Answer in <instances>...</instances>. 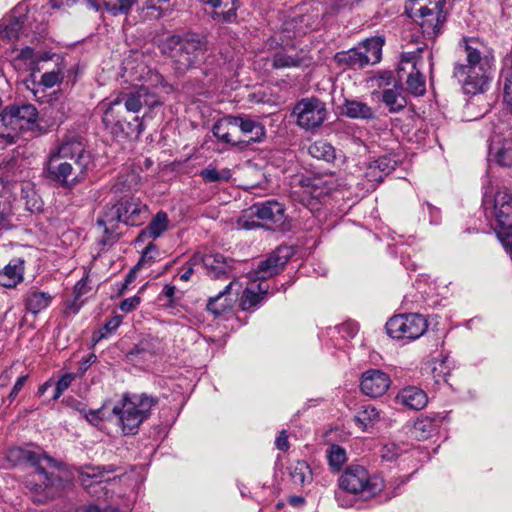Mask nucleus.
Masks as SVG:
<instances>
[{
  "mask_svg": "<svg viewBox=\"0 0 512 512\" xmlns=\"http://www.w3.org/2000/svg\"><path fill=\"white\" fill-rule=\"evenodd\" d=\"M458 46L465 63L455 64L453 77L462 85L466 94L483 92L491 69V61L484 54L483 44L475 38H463Z\"/></svg>",
  "mask_w": 512,
  "mask_h": 512,
  "instance_id": "1",
  "label": "nucleus"
},
{
  "mask_svg": "<svg viewBox=\"0 0 512 512\" xmlns=\"http://www.w3.org/2000/svg\"><path fill=\"white\" fill-rule=\"evenodd\" d=\"M34 471L25 477V488L30 499L37 504H45L62 495L69 485L64 465L55 459L44 456L33 466Z\"/></svg>",
  "mask_w": 512,
  "mask_h": 512,
  "instance_id": "2",
  "label": "nucleus"
},
{
  "mask_svg": "<svg viewBox=\"0 0 512 512\" xmlns=\"http://www.w3.org/2000/svg\"><path fill=\"white\" fill-rule=\"evenodd\" d=\"M159 47L172 60L179 73H185L200 64L207 50L206 42L194 34L168 36L161 41Z\"/></svg>",
  "mask_w": 512,
  "mask_h": 512,
  "instance_id": "3",
  "label": "nucleus"
},
{
  "mask_svg": "<svg viewBox=\"0 0 512 512\" xmlns=\"http://www.w3.org/2000/svg\"><path fill=\"white\" fill-rule=\"evenodd\" d=\"M122 103L128 112L138 113L143 107L153 109L156 106L162 105L163 102L156 92L148 86H133L127 90L121 91L108 104L104 112L103 121L107 125L113 124L115 128L124 132L123 121L115 116L116 108Z\"/></svg>",
  "mask_w": 512,
  "mask_h": 512,
  "instance_id": "4",
  "label": "nucleus"
},
{
  "mask_svg": "<svg viewBox=\"0 0 512 512\" xmlns=\"http://www.w3.org/2000/svg\"><path fill=\"white\" fill-rule=\"evenodd\" d=\"M284 206L275 200L255 203L244 210L238 219L239 227L251 230L257 227H265L270 230H279L285 223Z\"/></svg>",
  "mask_w": 512,
  "mask_h": 512,
  "instance_id": "5",
  "label": "nucleus"
},
{
  "mask_svg": "<svg viewBox=\"0 0 512 512\" xmlns=\"http://www.w3.org/2000/svg\"><path fill=\"white\" fill-rule=\"evenodd\" d=\"M443 0H409L405 11L419 24L424 37L434 39L445 22Z\"/></svg>",
  "mask_w": 512,
  "mask_h": 512,
  "instance_id": "6",
  "label": "nucleus"
},
{
  "mask_svg": "<svg viewBox=\"0 0 512 512\" xmlns=\"http://www.w3.org/2000/svg\"><path fill=\"white\" fill-rule=\"evenodd\" d=\"M338 486L345 493L370 499L384 489V481L379 477L371 476L361 465H351L339 477Z\"/></svg>",
  "mask_w": 512,
  "mask_h": 512,
  "instance_id": "7",
  "label": "nucleus"
},
{
  "mask_svg": "<svg viewBox=\"0 0 512 512\" xmlns=\"http://www.w3.org/2000/svg\"><path fill=\"white\" fill-rule=\"evenodd\" d=\"M148 206L134 197H125L117 204L108 208L103 217L97 220L98 225L103 226L107 232L114 223L122 222L129 226H139L148 218Z\"/></svg>",
  "mask_w": 512,
  "mask_h": 512,
  "instance_id": "8",
  "label": "nucleus"
},
{
  "mask_svg": "<svg viewBox=\"0 0 512 512\" xmlns=\"http://www.w3.org/2000/svg\"><path fill=\"white\" fill-rule=\"evenodd\" d=\"M88 166L49 154L44 164L45 177L64 189H73L86 179Z\"/></svg>",
  "mask_w": 512,
  "mask_h": 512,
  "instance_id": "9",
  "label": "nucleus"
},
{
  "mask_svg": "<svg viewBox=\"0 0 512 512\" xmlns=\"http://www.w3.org/2000/svg\"><path fill=\"white\" fill-rule=\"evenodd\" d=\"M427 327V320L417 313L396 315L386 323V331L390 337L407 341L421 337Z\"/></svg>",
  "mask_w": 512,
  "mask_h": 512,
  "instance_id": "10",
  "label": "nucleus"
},
{
  "mask_svg": "<svg viewBox=\"0 0 512 512\" xmlns=\"http://www.w3.org/2000/svg\"><path fill=\"white\" fill-rule=\"evenodd\" d=\"M49 154L70 160L75 163L90 166L91 154L86 149L84 138L74 131H69L62 136L59 144Z\"/></svg>",
  "mask_w": 512,
  "mask_h": 512,
  "instance_id": "11",
  "label": "nucleus"
},
{
  "mask_svg": "<svg viewBox=\"0 0 512 512\" xmlns=\"http://www.w3.org/2000/svg\"><path fill=\"white\" fill-rule=\"evenodd\" d=\"M293 115L297 118V124L308 130L319 127L326 119L327 111L322 101L312 97L297 102Z\"/></svg>",
  "mask_w": 512,
  "mask_h": 512,
  "instance_id": "12",
  "label": "nucleus"
},
{
  "mask_svg": "<svg viewBox=\"0 0 512 512\" xmlns=\"http://www.w3.org/2000/svg\"><path fill=\"white\" fill-rule=\"evenodd\" d=\"M158 404V399L147 394L123 395L122 400L116 404L112 412L115 416H147L153 413V408Z\"/></svg>",
  "mask_w": 512,
  "mask_h": 512,
  "instance_id": "13",
  "label": "nucleus"
},
{
  "mask_svg": "<svg viewBox=\"0 0 512 512\" xmlns=\"http://www.w3.org/2000/svg\"><path fill=\"white\" fill-rule=\"evenodd\" d=\"M193 264H202L206 273L214 279L228 278L234 266V260L220 253L202 255L195 253L191 257Z\"/></svg>",
  "mask_w": 512,
  "mask_h": 512,
  "instance_id": "14",
  "label": "nucleus"
},
{
  "mask_svg": "<svg viewBox=\"0 0 512 512\" xmlns=\"http://www.w3.org/2000/svg\"><path fill=\"white\" fill-rule=\"evenodd\" d=\"M391 385L390 376L379 369H368L360 378L361 392L371 398L383 396Z\"/></svg>",
  "mask_w": 512,
  "mask_h": 512,
  "instance_id": "15",
  "label": "nucleus"
},
{
  "mask_svg": "<svg viewBox=\"0 0 512 512\" xmlns=\"http://www.w3.org/2000/svg\"><path fill=\"white\" fill-rule=\"evenodd\" d=\"M321 186V179L297 176L291 187V195L294 200L299 201L303 205H311L313 200L319 199L324 194Z\"/></svg>",
  "mask_w": 512,
  "mask_h": 512,
  "instance_id": "16",
  "label": "nucleus"
},
{
  "mask_svg": "<svg viewBox=\"0 0 512 512\" xmlns=\"http://www.w3.org/2000/svg\"><path fill=\"white\" fill-rule=\"evenodd\" d=\"M282 250L278 249L271 253L266 259L258 262L256 268L250 272V278L253 283L269 279L283 270L289 260V255H282Z\"/></svg>",
  "mask_w": 512,
  "mask_h": 512,
  "instance_id": "17",
  "label": "nucleus"
},
{
  "mask_svg": "<svg viewBox=\"0 0 512 512\" xmlns=\"http://www.w3.org/2000/svg\"><path fill=\"white\" fill-rule=\"evenodd\" d=\"M235 133L240 132L243 136L237 137L239 144L260 142L265 137L263 124L248 115L231 116Z\"/></svg>",
  "mask_w": 512,
  "mask_h": 512,
  "instance_id": "18",
  "label": "nucleus"
},
{
  "mask_svg": "<svg viewBox=\"0 0 512 512\" xmlns=\"http://www.w3.org/2000/svg\"><path fill=\"white\" fill-rule=\"evenodd\" d=\"M494 213L499 227L504 235L512 231V192L508 189L499 190L494 198Z\"/></svg>",
  "mask_w": 512,
  "mask_h": 512,
  "instance_id": "19",
  "label": "nucleus"
},
{
  "mask_svg": "<svg viewBox=\"0 0 512 512\" xmlns=\"http://www.w3.org/2000/svg\"><path fill=\"white\" fill-rule=\"evenodd\" d=\"M16 185V183L4 181L0 177V231L8 230L12 227L13 190Z\"/></svg>",
  "mask_w": 512,
  "mask_h": 512,
  "instance_id": "20",
  "label": "nucleus"
},
{
  "mask_svg": "<svg viewBox=\"0 0 512 512\" xmlns=\"http://www.w3.org/2000/svg\"><path fill=\"white\" fill-rule=\"evenodd\" d=\"M21 131L34 130L37 126L38 110L33 104L21 103L7 106Z\"/></svg>",
  "mask_w": 512,
  "mask_h": 512,
  "instance_id": "21",
  "label": "nucleus"
},
{
  "mask_svg": "<svg viewBox=\"0 0 512 512\" xmlns=\"http://www.w3.org/2000/svg\"><path fill=\"white\" fill-rule=\"evenodd\" d=\"M159 351L157 340L142 339L127 353L126 357L130 362L140 364L151 360Z\"/></svg>",
  "mask_w": 512,
  "mask_h": 512,
  "instance_id": "22",
  "label": "nucleus"
},
{
  "mask_svg": "<svg viewBox=\"0 0 512 512\" xmlns=\"http://www.w3.org/2000/svg\"><path fill=\"white\" fill-rule=\"evenodd\" d=\"M396 402L408 410L418 411L426 406L427 396L424 391L416 387H407L398 393Z\"/></svg>",
  "mask_w": 512,
  "mask_h": 512,
  "instance_id": "23",
  "label": "nucleus"
},
{
  "mask_svg": "<svg viewBox=\"0 0 512 512\" xmlns=\"http://www.w3.org/2000/svg\"><path fill=\"white\" fill-rule=\"evenodd\" d=\"M231 281L225 288L216 296L210 297L207 303V310L215 316H220L229 311L235 302V298L231 296V289L233 286Z\"/></svg>",
  "mask_w": 512,
  "mask_h": 512,
  "instance_id": "24",
  "label": "nucleus"
},
{
  "mask_svg": "<svg viewBox=\"0 0 512 512\" xmlns=\"http://www.w3.org/2000/svg\"><path fill=\"white\" fill-rule=\"evenodd\" d=\"M46 454L34 451L28 447H12L6 453V459L12 466L28 463L34 466L36 462L41 461Z\"/></svg>",
  "mask_w": 512,
  "mask_h": 512,
  "instance_id": "25",
  "label": "nucleus"
},
{
  "mask_svg": "<svg viewBox=\"0 0 512 512\" xmlns=\"http://www.w3.org/2000/svg\"><path fill=\"white\" fill-rule=\"evenodd\" d=\"M24 261L13 259L2 271H0V285L6 288H13L23 280Z\"/></svg>",
  "mask_w": 512,
  "mask_h": 512,
  "instance_id": "26",
  "label": "nucleus"
},
{
  "mask_svg": "<svg viewBox=\"0 0 512 512\" xmlns=\"http://www.w3.org/2000/svg\"><path fill=\"white\" fill-rule=\"evenodd\" d=\"M382 101L391 113L403 110L407 106V99L403 94L401 83L395 82L393 88L383 89Z\"/></svg>",
  "mask_w": 512,
  "mask_h": 512,
  "instance_id": "27",
  "label": "nucleus"
},
{
  "mask_svg": "<svg viewBox=\"0 0 512 512\" xmlns=\"http://www.w3.org/2000/svg\"><path fill=\"white\" fill-rule=\"evenodd\" d=\"M334 59L339 65L353 69H361L369 64V59L360 47L338 52Z\"/></svg>",
  "mask_w": 512,
  "mask_h": 512,
  "instance_id": "28",
  "label": "nucleus"
},
{
  "mask_svg": "<svg viewBox=\"0 0 512 512\" xmlns=\"http://www.w3.org/2000/svg\"><path fill=\"white\" fill-rule=\"evenodd\" d=\"M271 65L274 69L298 68L308 65L307 59L298 53L290 54L287 50L276 51L271 59Z\"/></svg>",
  "mask_w": 512,
  "mask_h": 512,
  "instance_id": "29",
  "label": "nucleus"
},
{
  "mask_svg": "<svg viewBox=\"0 0 512 512\" xmlns=\"http://www.w3.org/2000/svg\"><path fill=\"white\" fill-rule=\"evenodd\" d=\"M20 132L21 130L17 126L12 112L8 107H5L0 113V139L6 144H13Z\"/></svg>",
  "mask_w": 512,
  "mask_h": 512,
  "instance_id": "30",
  "label": "nucleus"
},
{
  "mask_svg": "<svg viewBox=\"0 0 512 512\" xmlns=\"http://www.w3.org/2000/svg\"><path fill=\"white\" fill-rule=\"evenodd\" d=\"M213 135L222 142L238 145L235 129L232 125V117L227 116L219 119L212 128Z\"/></svg>",
  "mask_w": 512,
  "mask_h": 512,
  "instance_id": "31",
  "label": "nucleus"
},
{
  "mask_svg": "<svg viewBox=\"0 0 512 512\" xmlns=\"http://www.w3.org/2000/svg\"><path fill=\"white\" fill-rule=\"evenodd\" d=\"M407 428L406 433L419 441L428 439L436 431L434 418H416Z\"/></svg>",
  "mask_w": 512,
  "mask_h": 512,
  "instance_id": "32",
  "label": "nucleus"
},
{
  "mask_svg": "<svg viewBox=\"0 0 512 512\" xmlns=\"http://www.w3.org/2000/svg\"><path fill=\"white\" fill-rule=\"evenodd\" d=\"M52 300L49 293L31 290L26 294L25 305L28 311L37 314L43 309L47 308Z\"/></svg>",
  "mask_w": 512,
  "mask_h": 512,
  "instance_id": "33",
  "label": "nucleus"
},
{
  "mask_svg": "<svg viewBox=\"0 0 512 512\" xmlns=\"http://www.w3.org/2000/svg\"><path fill=\"white\" fill-rule=\"evenodd\" d=\"M344 114L354 119H373L374 112L366 103L356 100H346L344 103Z\"/></svg>",
  "mask_w": 512,
  "mask_h": 512,
  "instance_id": "34",
  "label": "nucleus"
},
{
  "mask_svg": "<svg viewBox=\"0 0 512 512\" xmlns=\"http://www.w3.org/2000/svg\"><path fill=\"white\" fill-rule=\"evenodd\" d=\"M309 154L316 159L331 163L335 160V148L325 140H318L312 143L308 148Z\"/></svg>",
  "mask_w": 512,
  "mask_h": 512,
  "instance_id": "35",
  "label": "nucleus"
},
{
  "mask_svg": "<svg viewBox=\"0 0 512 512\" xmlns=\"http://www.w3.org/2000/svg\"><path fill=\"white\" fill-rule=\"evenodd\" d=\"M291 480L296 485L303 486L312 481V472L307 462L296 461L288 467Z\"/></svg>",
  "mask_w": 512,
  "mask_h": 512,
  "instance_id": "36",
  "label": "nucleus"
},
{
  "mask_svg": "<svg viewBox=\"0 0 512 512\" xmlns=\"http://www.w3.org/2000/svg\"><path fill=\"white\" fill-rule=\"evenodd\" d=\"M326 458L330 470L332 472H339L347 462V453L342 446L338 444H331L326 451Z\"/></svg>",
  "mask_w": 512,
  "mask_h": 512,
  "instance_id": "37",
  "label": "nucleus"
},
{
  "mask_svg": "<svg viewBox=\"0 0 512 512\" xmlns=\"http://www.w3.org/2000/svg\"><path fill=\"white\" fill-rule=\"evenodd\" d=\"M168 226L169 219L167 213L164 211H159L153 217L149 225L146 227L144 233L148 234L149 237L156 239L160 237L168 229Z\"/></svg>",
  "mask_w": 512,
  "mask_h": 512,
  "instance_id": "38",
  "label": "nucleus"
},
{
  "mask_svg": "<svg viewBox=\"0 0 512 512\" xmlns=\"http://www.w3.org/2000/svg\"><path fill=\"white\" fill-rule=\"evenodd\" d=\"M407 90L414 96H422L426 91V82L422 73L417 69L416 63H413V69L406 80Z\"/></svg>",
  "mask_w": 512,
  "mask_h": 512,
  "instance_id": "39",
  "label": "nucleus"
},
{
  "mask_svg": "<svg viewBox=\"0 0 512 512\" xmlns=\"http://www.w3.org/2000/svg\"><path fill=\"white\" fill-rule=\"evenodd\" d=\"M383 40L380 38H372L364 41L360 49L369 59V64H376L381 60Z\"/></svg>",
  "mask_w": 512,
  "mask_h": 512,
  "instance_id": "40",
  "label": "nucleus"
},
{
  "mask_svg": "<svg viewBox=\"0 0 512 512\" xmlns=\"http://www.w3.org/2000/svg\"><path fill=\"white\" fill-rule=\"evenodd\" d=\"M22 31V23L18 19L4 20L0 23V36L8 41L17 40Z\"/></svg>",
  "mask_w": 512,
  "mask_h": 512,
  "instance_id": "41",
  "label": "nucleus"
},
{
  "mask_svg": "<svg viewBox=\"0 0 512 512\" xmlns=\"http://www.w3.org/2000/svg\"><path fill=\"white\" fill-rule=\"evenodd\" d=\"M225 7L231 5L226 12H214L212 18L222 23H235L237 21V10L240 7L239 0L223 1Z\"/></svg>",
  "mask_w": 512,
  "mask_h": 512,
  "instance_id": "42",
  "label": "nucleus"
},
{
  "mask_svg": "<svg viewBox=\"0 0 512 512\" xmlns=\"http://www.w3.org/2000/svg\"><path fill=\"white\" fill-rule=\"evenodd\" d=\"M119 427L123 434L134 435L137 433L140 424L144 418H106Z\"/></svg>",
  "mask_w": 512,
  "mask_h": 512,
  "instance_id": "43",
  "label": "nucleus"
},
{
  "mask_svg": "<svg viewBox=\"0 0 512 512\" xmlns=\"http://www.w3.org/2000/svg\"><path fill=\"white\" fill-rule=\"evenodd\" d=\"M117 470L118 468L114 465L87 467L83 475H86L87 477L94 479L95 482L100 483L104 481H110L111 478L107 476V474Z\"/></svg>",
  "mask_w": 512,
  "mask_h": 512,
  "instance_id": "44",
  "label": "nucleus"
},
{
  "mask_svg": "<svg viewBox=\"0 0 512 512\" xmlns=\"http://www.w3.org/2000/svg\"><path fill=\"white\" fill-rule=\"evenodd\" d=\"M494 159L498 165L512 168V141L505 140L502 147L496 151Z\"/></svg>",
  "mask_w": 512,
  "mask_h": 512,
  "instance_id": "45",
  "label": "nucleus"
},
{
  "mask_svg": "<svg viewBox=\"0 0 512 512\" xmlns=\"http://www.w3.org/2000/svg\"><path fill=\"white\" fill-rule=\"evenodd\" d=\"M106 9L110 11L113 15L117 14H126L128 13L132 6L137 2V0H102Z\"/></svg>",
  "mask_w": 512,
  "mask_h": 512,
  "instance_id": "46",
  "label": "nucleus"
},
{
  "mask_svg": "<svg viewBox=\"0 0 512 512\" xmlns=\"http://www.w3.org/2000/svg\"><path fill=\"white\" fill-rule=\"evenodd\" d=\"M255 283H251L250 287H247L242 294L240 300V306L243 310H249L257 306L261 301L262 297L256 292L253 287Z\"/></svg>",
  "mask_w": 512,
  "mask_h": 512,
  "instance_id": "47",
  "label": "nucleus"
},
{
  "mask_svg": "<svg viewBox=\"0 0 512 512\" xmlns=\"http://www.w3.org/2000/svg\"><path fill=\"white\" fill-rule=\"evenodd\" d=\"M200 176L206 182L228 181L231 178V171L229 169L218 171L216 168L207 167L201 170Z\"/></svg>",
  "mask_w": 512,
  "mask_h": 512,
  "instance_id": "48",
  "label": "nucleus"
},
{
  "mask_svg": "<svg viewBox=\"0 0 512 512\" xmlns=\"http://www.w3.org/2000/svg\"><path fill=\"white\" fill-rule=\"evenodd\" d=\"M505 64L508 66L509 75L504 85V101L512 112V51L506 56Z\"/></svg>",
  "mask_w": 512,
  "mask_h": 512,
  "instance_id": "49",
  "label": "nucleus"
},
{
  "mask_svg": "<svg viewBox=\"0 0 512 512\" xmlns=\"http://www.w3.org/2000/svg\"><path fill=\"white\" fill-rule=\"evenodd\" d=\"M74 379L75 374L73 373H67L61 376V378L53 385L54 390L51 399L57 400L63 394V392L71 385Z\"/></svg>",
  "mask_w": 512,
  "mask_h": 512,
  "instance_id": "50",
  "label": "nucleus"
},
{
  "mask_svg": "<svg viewBox=\"0 0 512 512\" xmlns=\"http://www.w3.org/2000/svg\"><path fill=\"white\" fill-rule=\"evenodd\" d=\"M403 452V449L396 443H387L383 445L379 451L380 457L385 461L396 460Z\"/></svg>",
  "mask_w": 512,
  "mask_h": 512,
  "instance_id": "51",
  "label": "nucleus"
},
{
  "mask_svg": "<svg viewBox=\"0 0 512 512\" xmlns=\"http://www.w3.org/2000/svg\"><path fill=\"white\" fill-rule=\"evenodd\" d=\"M50 3L53 8H60L63 6H71L75 3H81L86 8L98 11L100 9V4L97 0H50Z\"/></svg>",
  "mask_w": 512,
  "mask_h": 512,
  "instance_id": "52",
  "label": "nucleus"
},
{
  "mask_svg": "<svg viewBox=\"0 0 512 512\" xmlns=\"http://www.w3.org/2000/svg\"><path fill=\"white\" fill-rule=\"evenodd\" d=\"M64 78V74L60 68L54 69L49 72H45L41 76L40 83L46 87L51 88L55 86L57 83L61 82Z\"/></svg>",
  "mask_w": 512,
  "mask_h": 512,
  "instance_id": "53",
  "label": "nucleus"
},
{
  "mask_svg": "<svg viewBox=\"0 0 512 512\" xmlns=\"http://www.w3.org/2000/svg\"><path fill=\"white\" fill-rule=\"evenodd\" d=\"M373 162L375 167L383 173V176L391 173L397 165V161L388 155L381 156Z\"/></svg>",
  "mask_w": 512,
  "mask_h": 512,
  "instance_id": "54",
  "label": "nucleus"
},
{
  "mask_svg": "<svg viewBox=\"0 0 512 512\" xmlns=\"http://www.w3.org/2000/svg\"><path fill=\"white\" fill-rule=\"evenodd\" d=\"M22 197L26 198V206L28 210L34 211L40 208L36 194L29 183L21 186Z\"/></svg>",
  "mask_w": 512,
  "mask_h": 512,
  "instance_id": "55",
  "label": "nucleus"
},
{
  "mask_svg": "<svg viewBox=\"0 0 512 512\" xmlns=\"http://www.w3.org/2000/svg\"><path fill=\"white\" fill-rule=\"evenodd\" d=\"M122 320L123 317L121 315L113 316L107 320L102 328L101 337H106L107 335L115 332L122 323Z\"/></svg>",
  "mask_w": 512,
  "mask_h": 512,
  "instance_id": "56",
  "label": "nucleus"
},
{
  "mask_svg": "<svg viewBox=\"0 0 512 512\" xmlns=\"http://www.w3.org/2000/svg\"><path fill=\"white\" fill-rule=\"evenodd\" d=\"M373 80L376 82V85L379 88L386 89L387 86L394 84L396 81L394 80L393 73L391 71H384L379 73L377 76L373 78Z\"/></svg>",
  "mask_w": 512,
  "mask_h": 512,
  "instance_id": "57",
  "label": "nucleus"
},
{
  "mask_svg": "<svg viewBox=\"0 0 512 512\" xmlns=\"http://www.w3.org/2000/svg\"><path fill=\"white\" fill-rule=\"evenodd\" d=\"M74 294H75L74 300L66 302V311L69 313H72V314H77L83 304L82 301H79L81 293L79 291L78 285L75 286Z\"/></svg>",
  "mask_w": 512,
  "mask_h": 512,
  "instance_id": "58",
  "label": "nucleus"
},
{
  "mask_svg": "<svg viewBox=\"0 0 512 512\" xmlns=\"http://www.w3.org/2000/svg\"><path fill=\"white\" fill-rule=\"evenodd\" d=\"M377 418H353L354 425L364 432L373 433V427Z\"/></svg>",
  "mask_w": 512,
  "mask_h": 512,
  "instance_id": "59",
  "label": "nucleus"
},
{
  "mask_svg": "<svg viewBox=\"0 0 512 512\" xmlns=\"http://www.w3.org/2000/svg\"><path fill=\"white\" fill-rule=\"evenodd\" d=\"M140 303H141V298L139 296L135 295L133 297L124 299L120 303V309H121V311H123L125 313H129V312L133 311L134 309H136Z\"/></svg>",
  "mask_w": 512,
  "mask_h": 512,
  "instance_id": "60",
  "label": "nucleus"
},
{
  "mask_svg": "<svg viewBox=\"0 0 512 512\" xmlns=\"http://www.w3.org/2000/svg\"><path fill=\"white\" fill-rule=\"evenodd\" d=\"M358 332V326L355 323H343L339 327V333L346 338H353Z\"/></svg>",
  "mask_w": 512,
  "mask_h": 512,
  "instance_id": "61",
  "label": "nucleus"
},
{
  "mask_svg": "<svg viewBox=\"0 0 512 512\" xmlns=\"http://www.w3.org/2000/svg\"><path fill=\"white\" fill-rule=\"evenodd\" d=\"M365 176L369 181L381 182L384 178L383 173H381L376 167L374 162L369 163Z\"/></svg>",
  "mask_w": 512,
  "mask_h": 512,
  "instance_id": "62",
  "label": "nucleus"
},
{
  "mask_svg": "<svg viewBox=\"0 0 512 512\" xmlns=\"http://www.w3.org/2000/svg\"><path fill=\"white\" fill-rule=\"evenodd\" d=\"M26 380H27L26 375L20 376L17 379L12 390L10 391V393L8 395V399L10 402H13L17 398V396H18L19 392L22 390Z\"/></svg>",
  "mask_w": 512,
  "mask_h": 512,
  "instance_id": "63",
  "label": "nucleus"
},
{
  "mask_svg": "<svg viewBox=\"0 0 512 512\" xmlns=\"http://www.w3.org/2000/svg\"><path fill=\"white\" fill-rule=\"evenodd\" d=\"M275 445L277 449L281 451H287L290 447L288 441V435L285 430H282L275 440Z\"/></svg>",
  "mask_w": 512,
  "mask_h": 512,
  "instance_id": "64",
  "label": "nucleus"
}]
</instances>
